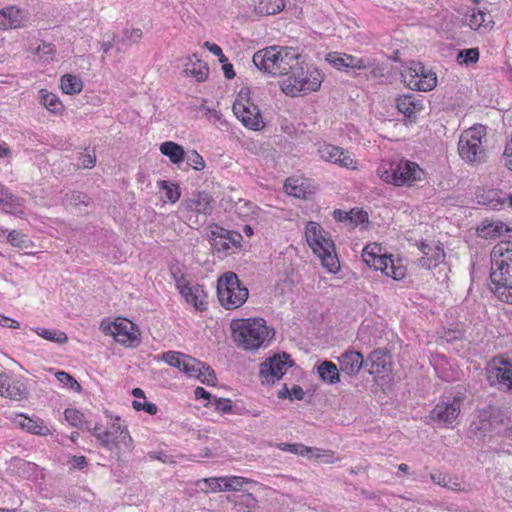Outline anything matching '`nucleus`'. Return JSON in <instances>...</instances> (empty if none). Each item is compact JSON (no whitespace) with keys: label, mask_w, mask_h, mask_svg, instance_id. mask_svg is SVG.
Returning <instances> with one entry per match:
<instances>
[{"label":"nucleus","mask_w":512,"mask_h":512,"mask_svg":"<svg viewBox=\"0 0 512 512\" xmlns=\"http://www.w3.org/2000/svg\"><path fill=\"white\" fill-rule=\"evenodd\" d=\"M484 133V127H473L464 131L458 142V152L462 159L467 162H480L485 151L482 146L481 138Z\"/></svg>","instance_id":"7"},{"label":"nucleus","mask_w":512,"mask_h":512,"mask_svg":"<svg viewBox=\"0 0 512 512\" xmlns=\"http://www.w3.org/2000/svg\"><path fill=\"white\" fill-rule=\"evenodd\" d=\"M194 396L196 399L207 400L208 402L205 404V406L210 405L213 399L212 395L209 392H207L203 387H197L194 391Z\"/></svg>","instance_id":"64"},{"label":"nucleus","mask_w":512,"mask_h":512,"mask_svg":"<svg viewBox=\"0 0 512 512\" xmlns=\"http://www.w3.org/2000/svg\"><path fill=\"white\" fill-rule=\"evenodd\" d=\"M159 186L161 189L165 190V197L172 203H175L180 198V190L178 185L169 184L167 181H160Z\"/></svg>","instance_id":"47"},{"label":"nucleus","mask_w":512,"mask_h":512,"mask_svg":"<svg viewBox=\"0 0 512 512\" xmlns=\"http://www.w3.org/2000/svg\"><path fill=\"white\" fill-rule=\"evenodd\" d=\"M7 240L12 246L18 248H27L30 244L27 236L17 230L10 231L7 236Z\"/></svg>","instance_id":"44"},{"label":"nucleus","mask_w":512,"mask_h":512,"mask_svg":"<svg viewBox=\"0 0 512 512\" xmlns=\"http://www.w3.org/2000/svg\"><path fill=\"white\" fill-rule=\"evenodd\" d=\"M242 91L239 99L233 104V113L243 123V125L252 130H259L263 127V120L259 108L249 99L243 101Z\"/></svg>","instance_id":"12"},{"label":"nucleus","mask_w":512,"mask_h":512,"mask_svg":"<svg viewBox=\"0 0 512 512\" xmlns=\"http://www.w3.org/2000/svg\"><path fill=\"white\" fill-rule=\"evenodd\" d=\"M340 371L336 364L331 361H322V382L336 384L341 381Z\"/></svg>","instance_id":"34"},{"label":"nucleus","mask_w":512,"mask_h":512,"mask_svg":"<svg viewBox=\"0 0 512 512\" xmlns=\"http://www.w3.org/2000/svg\"><path fill=\"white\" fill-rule=\"evenodd\" d=\"M338 360L341 372L349 376L357 375L362 368L364 369L365 359L358 351H346Z\"/></svg>","instance_id":"19"},{"label":"nucleus","mask_w":512,"mask_h":512,"mask_svg":"<svg viewBox=\"0 0 512 512\" xmlns=\"http://www.w3.org/2000/svg\"><path fill=\"white\" fill-rule=\"evenodd\" d=\"M97 437L100 445L108 446L114 445L119 446H130L132 444V438L129 435L126 426H124L120 418H115L108 429L101 432L100 429L94 433Z\"/></svg>","instance_id":"13"},{"label":"nucleus","mask_w":512,"mask_h":512,"mask_svg":"<svg viewBox=\"0 0 512 512\" xmlns=\"http://www.w3.org/2000/svg\"><path fill=\"white\" fill-rule=\"evenodd\" d=\"M55 376L61 383L65 384L72 390H74L76 392L81 391V385L70 374H68L64 371H59L55 374Z\"/></svg>","instance_id":"53"},{"label":"nucleus","mask_w":512,"mask_h":512,"mask_svg":"<svg viewBox=\"0 0 512 512\" xmlns=\"http://www.w3.org/2000/svg\"><path fill=\"white\" fill-rule=\"evenodd\" d=\"M290 366H292V360L286 353L269 357L260 364L259 376L262 383L269 384L279 380Z\"/></svg>","instance_id":"11"},{"label":"nucleus","mask_w":512,"mask_h":512,"mask_svg":"<svg viewBox=\"0 0 512 512\" xmlns=\"http://www.w3.org/2000/svg\"><path fill=\"white\" fill-rule=\"evenodd\" d=\"M285 7L284 0H260L255 4V11L260 14L273 15Z\"/></svg>","instance_id":"33"},{"label":"nucleus","mask_w":512,"mask_h":512,"mask_svg":"<svg viewBox=\"0 0 512 512\" xmlns=\"http://www.w3.org/2000/svg\"><path fill=\"white\" fill-rule=\"evenodd\" d=\"M510 242H501L491 251L490 279L493 292L506 303L512 304V248Z\"/></svg>","instance_id":"2"},{"label":"nucleus","mask_w":512,"mask_h":512,"mask_svg":"<svg viewBox=\"0 0 512 512\" xmlns=\"http://www.w3.org/2000/svg\"><path fill=\"white\" fill-rule=\"evenodd\" d=\"M0 396L15 401H21L27 398L28 390L21 381L11 380L5 375V380L0 384Z\"/></svg>","instance_id":"20"},{"label":"nucleus","mask_w":512,"mask_h":512,"mask_svg":"<svg viewBox=\"0 0 512 512\" xmlns=\"http://www.w3.org/2000/svg\"><path fill=\"white\" fill-rule=\"evenodd\" d=\"M397 110L410 122L416 121V113L423 109L422 102L413 95H403L395 99Z\"/></svg>","instance_id":"21"},{"label":"nucleus","mask_w":512,"mask_h":512,"mask_svg":"<svg viewBox=\"0 0 512 512\" xmlns=\"http://www.w3.org/2000/svg\"><path fill=\"white\" fill-rule=\"evenodd\" d=\"M430 477L434 483H436L437 485L442 486V487H447V488L454 490L460 486L457 482L453 481L450 477H448L447 475L440 473V472L431 473Z\"/></svg>","instance_id":"51"},{"label":"nucleus","mask_w":512,"mask_h":512,"mask_svg":"<svg viewBox=\"0 0 512 512\" xmlns=\"http://www.w3.org/2000/svg\"><path fill=\"white\" fill-rule=\"evenodd\" d=\"M150 458L157 459L163 463H176L172 455L167 454V450H154L149 453Z\"/></svg>","instance_id":"60"},{"label":"nucleus","mask_w":512,"mask_h":512,"mask_svg":"<svg viewBox=\"0 0 512 512\" xmlns=\"http://www.w3.org/2000/svg\"><path fill=\"white\" fill-rule=\"evenodd\" d=\"M193 306L199 310L204 311L207 309L206 293L200 285H194V302Z\"/></svg>","instance_id":"52"},{"label":"nucleus","mask_w":512,"mask_h":512,"mask_svg":"<svg viewBox=\"0 0 512 512\" xmlns=\"http://www.w3.org/2000/svg\"><path fill=\"white\" fill-rule=\"evenodd\" d=\"M187 356L188 355L180 353V352L168 351V352L163 353L162 359L168 365L182 370Z\"/></svg>","instance_id":"39"},{"label":"nucleus","mask_w":512,"mask_h":512,"mask_svg":"<svg viewBox=\"0 0 512 512\" xmlns=\"http://www.w3.org/2000/svg\"><path fill=\"white\" fill-rule=\"evenodd\" d=\"M284 190L287 195L296 198H307V192L303 187V183H299L297 179H287L284 184Z\"/></svg>","instance_id":"37"},{"label":"nucleus","mask_w":512,"mask_h":512,"mask_svg":"<svg viewBox=\"0 0 512 512\" xmlns=\"http://www.w3.org/2000/svg\"><path fill=\"white\" fill-rule=\"evenodd\" d=\"M504 166L512 171V137L511 140L505 145L503 152Z\"/></svg>","instance_id":"63"},{"label":"nucleus","mask_w":512,"mask_h":512,"mask_svg":"<svg viewBox=\"0 0 512 512\" xmlns=\"http://www.w3.org/2000/svg\"><path fill=\"white\" fill-rule=\"evenodd\" d=\"M387 270L382 271L386 276L392 277L394 280H400L404 278L406 274V268L403 265L396 264L395 261L388 257L387 260Z\"/></svg>","instance_id":"40"},{"label":"nucleus","mask_w":512,"mask_h":512,"mask_svg":"<svg viewBox=\"0 0 512 512\" xmlns=\"http://www.w3.org/2000/svg\"><path fill=\"white\" fill-rule=\"evenodd\" d=\"M512 231L505 223L501 221L490 222L485 220L477 228V233L482 238H496Z\"/></svg>","instance_id":"23"},{"label":"nucleus","mask_w":512,"mask_h":512,"mask_svg":"<svg viewBox=\"0 0 512 512\" xmlns=\"http://www.w3.org/2000/svg\"><path fill=\"white\" fill-rule=\"evenodd\" d=\"M325 61L338 70L344 68L365 69L367 67L364 59L338 52L328 53Z\"/></svg>","instance_id":"18"},{"label":"nucleus","mask_w":512,"mask_h":512,"mask_svg":"<svg viewBox=\"0 0 512 512\" xmlns=\"http://www.w3.org/2000/svg\"><path fill=\"white\" fill-rule=\"evenodd\" d=\"M221 477L206 478L198 482L200 489L205 492H222V486L220 483Z\"/></svg>","instance_id":"43"},{"label":"nucleus","mask_w":512,"mask_h":512,"mask_svg":"<svg viewBox=\"0 0 512 512\" xmlns=\"http://www.w3.org/2000/svg\"><path fill=\"white\" fill-rule=\"evenodd\" d=\"M403 77L409 88L413 90L427 92L437 86L436 74L420 62H413Z\"/></svg>","instance_id":"9"},{"label":"nucleus","mask_w":512,"mask_h":512,"mask_svg":"<svg viewBox=\"0 0 512 512\" xmlns=\"http://www.w3.org/2000/svg\"><path fill=\"white\" fill-rule=\"evenodd\" d=\"M204 47H206L212 54L218 56L220 63L227 62V57L223 54L221 47L217 44L206 41L204 43Z\"/></svg>","instance_id":"62"},{"label":"nucleus","mask_w":512,"mask_h":512,"mask_svg":"<svg viewBox=\"0 0 512 512\" xmlns=\"http://www.w3.org/2000/svg\"><path fill=\"white\" fill-rule=\"evenodd\" d=\"M35 332L40 337H43L44 339L55 342V343L63 344V343H66L68 340L67 335L64 332L58 331V330L36 328Z\"/></svg>","instance_id":"38"},{"label":"nucleus","mask_w":512,"mask_h":512,"mask_svg":"<svg viewBox=\"0 0 512 512\" xmlns=\"http://www.w3.org/2000/svg\"><path fill=\"white\" fill-rule=\"evenodd\" d=\"M185 159L187 164L197 171H201L205 168L203 157L195 150L185 153Z\"/></svg>","instance_id":"49"},{"label":"nucleus","mask_w":512,"mask_h":512,"mask_svg":"<svg viewBox=\"0 0 512 512\" xmlns=\"http://www.w3.org/2000/svg\"><path fill=\"white\" fill-rule=\"evenodd\" d=\"M364 369L377 378H384L391 371V356L384 349L372 351L365 359Z\"/></svg>","instance_id":"15"},{"label":"nucleus","mask_w":512,"mask_h":512,"mask_svg":"<svg viewBox=\"0 0 512 512\" xmlns=\"http://www.w3.org/2000/svg\"><path fill=\"white\" fill-rule=\"evenodd\" d=\"M222 491H240L245 484L252 483L250 479L240 476H222L220 480Z\"/></svg>","instance_id":"35"},{"label":"nucleus","mask_w":512,"mask_h":512,"mask_svg":"<svg viewBox=\"0 0 512 512\" xmlns=\"http://www.w3.org/2000/svg\"><path fill=\"white\" fill-rule=\"evenodd\" d=\"M184 66V73L187 76L194 77L198 82L205 81L206 78L208 77L209 68L207 64L202 60L189 59Z\"/></svg>","instance_id":"26"},{"label":"nucleus","mask_w":512,"mask_h":512,"mask_svg":"<svg viewBox=\"0 0 512 512\" xmlns=\"http://www.w3.org/2000/svg\"><path fill=\"white\" fill-rule=\"evenodd\" d=\"M197 379H199L203 384L215 385L216 375L210 366L204 364V368L202 369Z\"/></svg>","instance_id":"57"},{"label":"nucleus","mask_w":512,"mask_h":512,"mask_svg":"<svg viewBox=\"0 0 512 512\" xmlns=\"http://www.w3.org/2000/svg\"><path fill=\"white\" fill-rule=\"evenodd\" d=\"M228 502L233 503L238 512H251L257 505V499L251 493L227 496Z\"/></svg>","instance_id":"25"},{"label":"nucleus","mask_w":512,"mask_h":512,"mask_svg":"<svg viewBox=\"0 0 512 512\" xmlns=\"http://www.w3.org/2000/svg\"><path fill=\"white\" fill-rule=\"evenodd\" d=\"M65 419L71 424L82 430L92 431L93 434L99 430V427L96 425L92 426V424L86 420H84L83 414L72 408H68L64 411Z\"/></svg>","instance_id":"28"},{"label":"nucleus","mask_w":512,"mask_h":512,"mask_svg":"<svg viewBox=\"0 0 512 512\" xmlns=\"http://www.w3.org/2000/svg\"><path fill=\"white\" fill-rule=\"evenodd\" d=\"M182 213H196L210 215L213 211L212 198L206 192L193 194L192 197L185 199L180 205Z\"/></svg>","instance_id":"16"},{"label":"nucleus","mask_w":512,"mask_h":512,"mask_svg":"<svg viewBox=\"0 0 512 512\" xmlns=\"http://www.w3.org/2000/svg\"><path fill=\"white\" fill-rule=\"evenodd\" d=\"M132 406L135 410H144L146 413L150 415H155L158 411L157 406L154 403L147 402L146 399H143V401L134 400L132 402Z\"/></svg>","instance_id":"56"},{"label":"nucleus","mask_w":512,"mask_h":512,"mask_svg":"<svg viewBox=\"0 0 512 512\" xmlns=\"http://www.w3.org/2000/svg\"><path fill=\"white\" fill-rule=\"evenodd\" d=\"M378 172L383 181L396 186H411L415 182L420 181L423 175L419 165L411 161L392 163L389 170H379Z\"/></svg>","instance_id":"5"},{"label":"nucleus","mask_w":512,"mask_h":512,"mask_svg":"<svg viewBox=\"0 0 512 512\" xmlns=\"http://www.w3.org/2000/svg\"><path fill=\"white\" fill-rule=\"evenodd\" d=\"M322 159L349 169H356V163L348 151L331 144L322 145Z\"/></svg>","instance_id":"17"},{"label":"nucleus","mask_w":512,"mask_h":512,"mask_svg":"<svg viewBox=\"0 0 512 512\" xmlns=\"http://www.w3.org/2000/svg\"><path fill=\"white\" fill-rule=\"evenodd\" d=\"M6 10V21L5 30L7 29H18L26 26L28 22V13L16 6L5 7Z\"/></svg>","instance_id":"24"},{"label":"nucleus","mask_w":512,"mask_h":512,"mask_svg":"<svg viewBox=\"0 0 512 512\" xmlns=\"http://www.w3.org/2000/svg\"><path fill=\"white\" fill-rule=\"evenodd\" d=\"M36 55H39L40 58L44 60L51 59L55 53V47L51 43H47L45 41H41V43L37 46L34 52Z\"/></svg>","instance_id":"55"},{"label":"nucleus","mask_w":512,"mask_h":512,"mask_svg":"<svg viewBox=\"0 0 512 512\" xmlns=\"http://www.w3.org/2000/svg\"><path fill=\"white\" fill-rule=\"evenodd\" d=\"M160 152L167 156L174 164H179L185 160V151L183 147L175 142L167 141L160 145Z\"/></svg>","instance_id":"29"},{"label":"nucleus","mask_w":512,"mask_h":512,"mask_svg":"<svg viewBox=\"0 0 512 512\" xmlns=\"http://www.w3.org/2000/svg\"><path fill=\"white\" fill-rule=\"evenodd\" d=\"M230 326L233 340L244 350H257L270 341V330L261 318L234 319Z\"/></svg>","instance_id":"3"},{"label":"nucleus","mask_w":512,"mask_h":512,"mask_svg":"<svg viewBox=\"0 0 512 512\" xmlns=\"http://www.w3.org/2000/svg\"><path fill=\"white\" fill-rule=\"evenodd\" d=\"M88 200L89 199H88L87 195L82 192H72V193L66 195V201L70 205H74V206H77L80 204L87 206Z\"/></svg>","instance_id":"58"},{"label":"nucleus","mask_w":512,"mask_h":512,"mask_svg":"<svg viewBox=\"0 0 512 512\" xmlns=\"http://www.w3.org/2000/svg\"><path fill=\"white\" fill-rule=\"evenodd\" d=\"M96 156L90 153H81L79 156V165L82 168L90 169L95 166Z\"/></svg>","instance_id":"61"},{"label":"nucleus","mask_w":512,"mask_h":512,"mask_svg":"<svg viewBox=\"0 0 512 512\" xmlns=\"http://www.w3.org/2000/svg\"><path fill=\"white\" fill-rule=\"evenodd\" d=\"M349 216L350 218L348 219V223L352 228L368 221V214L363 210L352 209L349 211Z\"/></svg>","instance_id":"54"},{"label":"nucleus","mask_w":512,"mask_h":512,"mask_svg":"<svg viewBox=\"0 0 512 512\" xmlns=\"http://www.w3.org/2000/svg\"><path fill=\"white\" fill-rule=\"evenodd\" d=\"M22 205L21 200L14 196L12 193L8 195L7 198L3 199V202H0V208L5 213H16L17 208Z\"/></svg>","instance_id":"50"},{"label":"nucleus","mask_w":512,"mask_h":512,"mask_svg":"<svg viewBox=\"0 0 512 512\" xmlns=\"http://www.w3.org/2000/svg\"><path fill=\"white\" fill-rule=\"evenodd\" d=\"M465 24L473 30H479L481 28L490 30L493 28L494 21L492 16L483 12L480 9H470L465 15Z\"/></svg>","instance_id":"22"},{"label":"nucleus","mask_w":512,"mask_h":512,"mask_svg":"<svg viewBox=\"0 0 512 512\" xmlns=\"http://www.w3.org/2000/svg\"><path fill=\"white\" fill-rule=\"evenodd\" d=\"M479 59V51L477 48H470V49H464L461 50L458 53L457 61L460 64H470V63H476Z\"/></svg>","instance_id":"46"},{"label":"nucleus","mask_w":512,"mask_h":512,"mask_svg":"<svg viewBox=\"0 0 512 512\" xmlns=\"http://www.w3.org/2000/svg\"><path fill=\"white\" fill-rule=\"evenodd\" d=\"M101 330L103 333L113 336L122 345L137 346L140 343L138 328L128 319L116 318L108 323L102 321Z\"/></svg>","instance_id":"8"},{"label":"nucleus","mask_w":512,"mask_h":512,"mask_svg":"<svg viewBox=\"0 0 512 512\" xmlns=\"http://www.w3.org/2000/svg\"><path fill=\"white\" fill-rule=\"evenodd\" d=\"M210 405L214 406L215 410L226 413L229 412L232 408L231 401L225 398H216L214 397L210 403Z\"/></svg>","instance_id":"59"},{"label":"nucleus","mask_w":512,"mask_h":512,"mask_svg":"<svg viewBox=\"0 0 512 512\" xmlns=\"http://www.w3.org/2000/svg\"><path fill=\"white\" fill-rule=\"evenodd\" d=\"M322 267L330 273H337L340 270V262L337 254L332 253L328 247L322 245Z\"/></svg>","instance_id":"36"},{"label":"nucleus","mask_w":512,"mask_h":512,"mask_svg":"<svg viewBox=\"0 0 512 512\" xmlns=\"http://www.w3.org/2000/svg\"><path fill=\"white\" fill-rule=\"evenodd\" d=\"M177 288L179 289L180 294L185 298L188 303L193 304L194 302V286H190L189 283L183 278L180 277L176 280Z\"/></svg>","instance_id":"45"},{"label":"nucleus","mask_w":512,"mask_h":512,"mask_svg":"<svg viewBox=\"0 0 512 512\" xmlns=\"http://www.w3.org/2000/svg\"><path fill=\"white\" fill-rule=\"evenodd\" d=\"M463 395L458 394L451 402L442 401L438 403L428 415V423L435 428L454 427L458 420Z\"/></svg>","instance_id":"6"},{"label":"nucleus","mask_w":512,"mask_h":512,"mask_svg":"<svg viewBox=\"0 0 512 512\" xmlns=\"http://www.w3.org/2000/svg\"><path fill=\"white\" fill-rule=\"evenodd\" d=\"M500 416V410L492 405L479 410L477 420L469 426L468 433L470 437L484 436L486 432L492 430L495 423L498 424L502 421Z\"/></svg>","instance_id":"14"},{"label":"nucleus","mask_w":512,"mask_h":512,"mask_svg":"<svg viewBox=\"0 0 512 512\" xmlns=\"http://www.w3.org/2000/svg\"><path fill=\"white\" fill-rule=\"evenodd\" d=\"M217 296L221 306L233 310L247 301L249 291L234 272L228 271L217 281Z\"/></svg>","instance_id":"4"},{"label":"nucleus","mask_w":512,"mask_h":512,"mask_svg":"<svg viewBox=\"0 0 512 512\" xmlns=\"http://www.w3.org/2000/svg\"><path fill=\"white\" fill-rule=\"evenodd\" d=\"M14 424L35 435H46L49 432L48 427L43 425V422L35 421L24 415L17 416Z\"/></svg>","instance_id":"27"},{"label":"nucleus","mask_w":512,"mask_h":512,"mask_svg":"<svg viewBox=\"0 0 512 512\" xmlns=\"http://www.w3.org/2000/svg\"><path fill=\"white\" fill-rule=\"evenodd\" d=\"M487 380L501 390L512 391V361L494 357L487 368Z\"/></svg>","instance_id":"10"},{"label":"nucleus","mask_w":512,"mask_h":512,"mask_svg":"<svg viewBox=\"0 0 512 512\" xmlns=\"http://www.w3.org/2000/svg\"><path fill=\"white\" fill-rule=\"evenodd\" d=\"M299 53L292 47L270 46L253 55L256 68L273 76H290L281 84L282 91L291 96L306 90L307 82L297 77L303 68L300 66Z\"/></svg>","instance_id":"1"},{"label":"nucleus","mask_w":512,"mask_h":512,"mask_svg":"<svg viewBox=\"0 0 512 512\" xmlns=\"http://www.w3.org/2000/svg\"><path fill=\"white\" fill-rule=\"evenodd\" d=\"M445 258V253L443 248L437 246L435 251L431 257H423L421 262L422 266L430 269L431 267L437 266L440 262H442Z\"/></svg>","instance_id":"48"},{"label":"nucleus","mask_w":512,"mask_h":512,"mask_svg":"<svg viewBox=\"0 0 512 512\" xmlns=\"http://www.w3.org/2000/svg\"><path fill=\"white\" fill-rule=\"evenodd\" d=\"M305 237L313 253L320 257V230H318V223L309 222L306 225Z\"/></svg>","instance_id":"31"},{"label":"nucleus","mask_w":512,"mask_h":512,"mask_svg":"<svg viewBox=\"0 0 512 512\" xmlns=\"http://www.w3.org/2000/svg\"><path fill=\"white\" fill-rule=\"evenodd\" d=\"M203 368V362L198 361L195 358H192L191 356H187L182 370L190 377L198 378Z\"/></svg>","instance_id":"42"},{"label":"nucleus","mask_w":512,"mask_h":512,"mask_svg":"<svg viewBox=\"0 0 512 512\" xmlns=\"http://www.w3.org/2000/svg\"><path fill=\"white\" fill-rule=\"evenodd\" d=\"M61 89L65 94H79L83 89V82L77 76L65 74L61 77Z\"/></svg>","instance_id":"32"},{"label":"nucleus","mask_w":512,"mask_h":512,"mask_svg":"<svg viewBox=\"0 0 512 512\" xmlns=\"http://www.w3.org/2000/svg\"><path fill=\"white\" fill-rule=\"evenodd\" d=\"M381 252V247L378 244H370L367 245L362 251L363 261L367 264L368 267L372 268V265L375 264V261L379 257Z\"/></svg>","instance_id":"41"},{"label":"nucleus","mask_w":512,"mask_h":512,"mask_svg":"<svg viewBox=\"0 0 512 512\" xmlns=\"http://www.w3.org/2000/svg\"><path fill=\"white\" fill-rule=\"evenodd\" d=\"M39 101L51 113H61L64 106L56 94L49 92L47 89L39 91Z\"/></svg>","instance_id":"30"}]
</instances>
